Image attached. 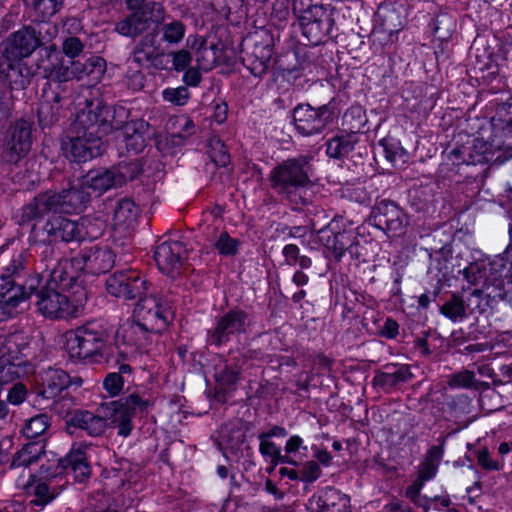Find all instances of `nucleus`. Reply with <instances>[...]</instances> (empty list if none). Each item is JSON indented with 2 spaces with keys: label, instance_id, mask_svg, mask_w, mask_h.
Returning <instances> with one entry per match:
<instances>
[{
  "label": "nucleus",
  "instance_id": "1",
  "mask_svg": "<svg viewBox=\"0 0 512 512\" xmlns=\"http://www.w3.org/2000/svg\"><path fill=\"white\" fill-rule=\"evenodd\" d=\"M46 455L40 443H29L18 450L12 459L10 469L16 476L15 485L31 497L28 505L31 508L38 507L42 510L54 498H56L64 485H57L54 479L60 477L70 468L74 478L82 482L90 475V465L87 461L86 446L73 445L65 458L44 464Z\"/></svg>",
  "mask_w": 512,
  "mask_h": 512
},
{
  "label": "nucleus",
  "instance_id": "2",
  "mask_svg": "<svg viewBox=\"0 0 512 512\" xmlns=\"http://www.w3.org/2000/svg\"><path fill=\"white\" fill-rule=\"evenodd\" d=\"M89 193L75 185L61 192L46 191L38 194L22 209L26 221L38 220L32 227L28 241L42 251L40 256L47 260L54 254L53 244L84 238L86 219L81 222L70 220L60 214L79 213L83 210Z\"/></svg>",
  "mask_w": 512,
  "mask_h": 512
},
{
  "label": "nucleus",
  "instance_id": "3",
  "mask_svg": "<svg viewBox=\"0 0 512 512\" xmlns=\"http://www.w3.org/2000/svg\"><path fill=\"white\" fill-rule=\"evenodd\" d=\"M76 118L73 124L76 137L67 138L62 143L66 157L76 162H86L101 154V137L110 132L111 127H119L129 117L123 106L107 107L102 100L84 95L74 101Z\"/></svg>",
  "mask_w": 512,
  "mask_h": 512
},
{
  "label": "nucleus",
  "instance_id": "4",
  "mask_svg": "<svg viewBox=\"0 0 512 512\" xmlns=\"http://www.w3.org/2000/svg\"><path fill=\"white\" fill-rule=\"evenodd\" d=\"M40 46V39L31 27H24L1 43L0 90L20 84L23 78L22 59L29 57Z\"/></svg>",
  "mask_w": 512,
  "mask_h": 512
},
{
  "label": "nucleus",
  "instance_id": "5",
  "mask_svg": "<svg viewBox=\"0 0 512 512\" xmlns=\"http://www.w3.org/2000/svg\"><path fill=\"white\" fill-rule=\"evenodd\" d=\"M311 160L309 156L300 155L278 164L270 172L271 187L290 202L304 204L300 193L311 182Z\"/></svg>",
  "mask_w": 512,
  "mask_h": 512
},
{
  "label": "nucleus",
  "instance_id": "6",
  "mask_svg": "<svg viewBox=\"0 0 512 512\" xmlns=\"http://www.w3.org/2000/svg\"><path fill=\"white\" fill-rule=\"evenodd\" d=\"M27 252L21 250L12 256L10 263L3 267L0 278V321L13 316L17 306L30 294L36 291L40 278L38 275L30 277L25 286L10 281L12 276H18L25 268Z\"/></svg>",
  "mask_w": 512,
  "mask_h": 512
},
{
  "label": "nucleus",
  "instance_id": "7",
  "mask_svg": "<svg viewBox=\"0 0 512 512\" xmlns=\"http://www.w3.org/2000/svg\"><path fill=\"white\" fill-rule=\"evenodd\" d=\"M38 311L50 319H66L76 316L87 300L84 286H76L75 291H64L56 285L46 283L36 292Z\"/></svg>",
  "mask_w": 512,
  "mask_h": 512
},
{
  "label": "nucleus",
  "instance_id": "8",
  "mask_svg": "<svg viewBox=\"0 0 512 512\" xmlns=\"http://www.w3.org/2000/svg\"><path fill=\"white\" fill-rule=\"evenodd\" d=\"M66 349L73 359L110 362L112 357V347L107 345V333L94 324H87L68 333Z\"/></svg>",
  "mask_w": 512,
  "mask_h": 512
},
{
  "label": "nucleus",
  "instance_id": "9",
  "mask_svg": "<svg viewBox=\"0 0 512 512\" xmlns=\"http://www.w3.org/2000/svg\"><path fill=\"white\" fill-rule=\"evenodd\" d=\"M134 318L146 326L150 333H159L165 330L171 319L170 305L156 295H141L133 311Z\"/></svg>",
  "mask_w": 512,
  "mask_h": 512
},
{
  "label": "nucleus",
  "instance_id": "10",
  "mask_svg": "<svg viewBox=\"0 0 512 512\" xmlns=\"http://www.w3.org/2000/svg\"><path fill=\"white\" fill-rule=\"evenodd\" d=\"M151 401L137 393L107 403L105 415L110 418L111 423L118 427V434L124 437L130 435L133 424L132 419L137 411H147Z\"/></svg>",
  "mask_w": 512,
  "mask_h": 512
},
{
  "label": "nucleus",
  "instance_id": "11",
  "mask_svg": "<svg viewBox=\"0 0 512 512\" xmlns=\"http://www.w3.org/2000/svg\"><path fill=\"white\" fill-rule=\"evenodd\" d=\"M294 13L298 16L303 36L312 45L320 44L330 34L334 24L330 7L314 5Z\"/></svg>",
  "mask_w": 512,
  "mask_h": 512
},
{
  "label": "nucleus",
  "instance_id": "12",
  "mask_svg": "<svg viewBox=\"0 0 512 512\" xmlns=\"http://www.w3.org/2000/svg\"><path fill=\"white\" fill-rule=\"evenodd\" d=\"M250 319L242 310H231L222 315L214 328L207 332V343L211 346L221 347L241 334L247 332Z\"/></svg>",
  "mask_w": 512,
  "mask_h": 512
},
{
  "label": "nucleus",
  "instance_id": "13",
  "mask_svg": "<svg viewBox=\"0 0 512 512\" xmlns=\"http://www.w3.org/2000/svg\"><path fill=\"white\" fill-rule=\"evenodd\" d=\"M106 290L116 298L131 300L144 295L147 291V280L137 270H120L107 278Z\"/></svg>",
  "mask_w": 512,
  "mask_h": 512
},
{
  "label": "nucleus",
  "instance_id": "14",
  "mask_svg": "<svg viewBox=\"0 0 512 512\" xmlns=\"http://www.w3.org/2000/svg\"><path fill=\"white\" fill-rule=\"evenodd\" d=\"M46 60L38 65L44 78L55 83H65L79 77L80 61H65L56 46L44 48Z\"/></svg>",
  "mask_w": 512,
  "mask_h": 512
},
{
  "label": "nucleus",
  "instance_id": "15",
  "mask_svg": "<svg viewBox=\"0 0 512 512\" xmlns=\"http://www.w3.org/2000/svg\"><path fill=\"white\" fill-rule=\"evenodd\" d=\"M155 333H150L140 321H126L116 332V347L122 357H128L137 351L145 349Z\"/></svg>",
  "mask_w": 512,
  "mask_h": 512
},
{
  "label": "nucleus",
  "instance_id": "16",
  "mask_svg": "<svg viewBox=\"0 0 512 512\" xmlns=\"http://www.w3.org/2000/svg\"><path fill=\"white\" fill-rule=\"evenodd\" d=\"M332 119V112L326 105L314 108L308 104H300L293 110L295 129L303 136L321 133Z\"/></svg>",
  "mask_w": 512,
  "mask_h": 512
},
{
  "label": "nucleus",
  "instance_id": "17",
  "mask_svg": "<svg viewBox=\"0 0 512 512\" xmlns=\"http://www.w3.org/2000/svg\"><path fill=\"white\" fill-rule=\"evenodd\" d=\"M505 295V282L502 278H487L480 289H474L464 299L467 313H482L494 303L504 299Z\"/></svg>",
  "mask_w": 512,
  "mask_h": 512
},
{
  "label": "nucleus",
  "instance_id": "18",
  "mask_svg": "<svg viewBox=\"0 0 512 512\" xmlns=\"http://www.w3.org/2000/svg\"><path fill=\"white\" fill-rule=\"evenodd\" d=\"M188 257V249L181 241H164L157 245L154 258L159 270L176 277L181 272Z\"/></svg>",
  "mask_w": 512,
  "mask_h": 512
},
{
  "label": "nucleus",
  "instance_id": "19",
  "mask_svg": "<svg viewBox=\"0 0 512 512\" xmlns=\"http://www.w3.org/2000/svg\"><path fill=\"white\" fill-rule=\"evenodd\" d=\"M31 145V126L27 121L19 120L7 130L3 156L8 162H18L28 154Z\"/></svg>",
  "mask_w": 512,
  "mask_h": 512
},
{
  "label": "nucleus",
  "instance_id": "20",
  "mask_svg": "<svg viewBox=\"0 0 512 512\" xmlns=\"http://www.w3.org/2000/svg\"><path fill=\"white\" fill-rule=\"evenodd\" d=\"M114 262V254L107 247L85 248L76 255V263L82 266V272L86 271L91 274L107 272L113 267Z\"/></svg>",
  "mask_w": 512,
  "mask_h": 512
},
{
  "label": "nucleus",
  "instance_id": "21",
  "mask_svg": "<svg viewBox=\"0 0 512 512\" xmlns=\"http://www.w3.org/2000/svg\"><path fill=\"white\" fill-rule=\"evenodd\" d=\"M81 273L82 266L77 265L76 256L71 259H61L50 272L47 282L67 292L75 291L76 286H83L79 281Z\"/></svg>",
  "mask_w": 512,
  "mask_h": 512
},
{
  "label": "nucleus",
  "instance_id": "22",
  "mask_svg": "<svg viewBox=\"0 0 512 512\" xmlns=\"http://www.w3.org/2000/svg\"><path fill=\"white\" fill-rule=\"evenodd\" d=\"M108 427L106 417L96 415L88 410H76L67 420V429L72 434L80 429L89 436L97 437L105 433Z\"/></svg>",
  "mask_w": 512,
  "mask_h": 512
},
{
  "label": "nucleus",
  "instance_id": "23",
  "mask_svg": "<svg viewBox=\"0 0 512 512\" xmlns=\"http://www.w3.org/2000/svg\"><path fill=\"white\" fill-rule=\"evenodd\" d=\"M128 117L119 127H111L112 130H122L123 140L129 152L138 154L144 150L147 144L149 124L143 119L127 121Z\"/></svg>",
  "mask_w": 512,
  "mask_h": 512
},
{
  "label": "nucleus",
  "instance_id": "24",
  "mask_svg": "<svg viewBox=\"0 0 512 512\" xmlns=\"http://www.w3.org/2000/svg\"><path fill=\"white\" fill-rule=\"evenodd\" d=\"M374 220L378 226L392 232L401 231L407 224L403 210L388 200H382L377 204L374 209Z\"/></svg>",
  "mask_w": 512,
  "mask_h": 512
},
{
  "label": "nucleus",
  "instance_id": "25",
  "mask_svg": "<svg viewBox=\"0 0 512 512\" xmlns=\"http://www.w3.org/2000/svg\"><path fill=\"white\" fill-rule=\"evenodd\" d=\"M29 354L28 337L22 332L10 334L0 342V357L11 359L13 362H19L20 366L28 370L30 366L28 364Z\"/></svg>",
  "mask_w": 512,
  "mask_h": 512
},
{
  "label": "nucleus",
  "instance_id": "26",
  "mask_svg": "<svg viewBox=\"0 0 512 512\" xmlns=\"http://www.w3.org/2000/svg\"><path fill=\"white\" fill-rule=\"evenodd\" d=\"M310 508L315 512H350L349 497L334 488H327L311 498Z\"/></svg>",
  "mask_w": 512,
  "mask_h": 512
},
{
  "label": "nucleus",
  "instance_id": "27",
  "mask_svg": "<svg viewBox=\"0 0 512 512\" xmlns=\"http://www.w3.org/2000/svg\"><path fill=\"white\" fill-rule=\"evenodd\" d=\"M70 385V376L60 368H49L42 372L38 394L45 399H54Z\"/></svg>",
  "mask_w": 512,
  "mask_h": 512
},
{
  "label": "nucleus",
  "instance_id": "28",
  "mask_svg": "<svg viewBox=\"0 0 512 512\" xmlns=\"http://www.w3.org/2000/svg\"><path fill=\"white\" fill-rule=\"evenodd\" d=\"M187 45L194 51L195 59L200 69L208 71L213 68L217 60L216 46H208L207 41L197 35H190L187 38Z\"/></svg>",
  "mask_w": 512,
  "mask_h": 512
},
{
  "label": "nucleus",
  "instance_id": "29",
  "mask_svg": "<svg viewBox=\"0 0 512 512\" xmlns=\"http://www.w3.org/2000/svg\"><path fill=\"white\" fill-rule=\"evenodd\" d=\"M139 216V207L131 199L118 201L114 213V226L123 230L133 228Z\"/></svg>",
  "mask_w": 512,
  "mask_h": 512
},
{
  "label": "nucleus",
  "instance_id": "30",
  "mask_svg": "<svg viewBox=\"0 0 512 512\" xmlns=\"http://www.w3.org/2000/svg\"><path fill=\"white\" fill-rule=\"evenodd\" d=\"M82 185L99 195L108 189L118 187L111 169H100L88 172L83 179Z\"/></svg>",
  "mask_w": 512,
  "mask_h": 512
},
{
  "label": "nucleus",
  "instance_id": "31",
  "mask_svg": "<svg viewBox=\"0 0 512 512\" xmlns=\"http://www.w3.org/2000/svg\"><path fill=\"white\" fill-rule=\"evenodd\" d=\"M497 114L498 119L493 118V126L496 133L501 130V135L505 137V141L503 143L497 142L495 146L498 149L503 147L512 149V103L503 104L499 107Z\"/></svg>",
  "mask_w": 512,
  "mask_h": 512
},
{
  "label": "nucleus",
  "instance_id": "32",
  "mask_svg": "<svg viewBox=\"0 0 512 512\" xmlns=\"http://www.w3.org/2000/svg\"><path fill=\"white\" fill-rule=\"evenodd\" d=\"M148 18L143 11H134L116 24L115 30L126 37H135L147 28Z\"/></svg>",
  "mask_w": 512,
  "mask_h": 512
},
{
  "label": "nucleus",
  "instance_id": "33",
  "mask_svg": "<svg viewBox=\"0 0 512 512\" xmlns=\"http://www.w3.org/2000/svg\"><path fill=\"white\" fill-rule=\"evenodd\" d=\"M493 262L490 264V274L487 275V264L484 261H477L470 263L467 267L462 270L463 277L468 283L477 285L483 280V283L487 278L499 277L501 268L497 267L495 271L492 268Z\"/></svg>",
  "mask_w": 512,
  "mask_h": 512
},
{
  "label": "nucleus",
  "instance_id": "34",
  "mask_svg": "<svg viewBox=\"0 0 512 512\" xmlns=\"http://www.w3.org/2000/svg\"><path fill=\"white\" fill-rule=\"evenodd\" d=\"M111 170L115 176L118 186L135 179L142 172V165L138 159L123 160Z\"/></svg>",
  "mask_w": 512,
  "mask_h": 512
},
{
  "label": "nucleus",
  "instance_id": "35",
  "mask_svg": "<svg viewBox=\"0 0 512 512\" xmlns=\"http://www.w3.org/2000/svg\"><path fill=\"white\" fill-rule=\"evenodd\" d=\"M410 378V372L407 367L404 366H392L387 367L386 371L378 373L374 377V382L377 385L383 387H393L400 382H406Z\"/></svg>",
  "mask_w": 512,
  "mask_h": 512
},
{
  "label": "nucleus",
  "instance_id": "36",
  "mask_svg": "<svg viewBox=\"0 0 512 512\" xmlns=\"http://www.w3.org/2000/svg\"><path fill=\"white\" fill-rule=\"evenodd\" d=\"M441 313L452 322H461L468 313L464 298L453 294L442 306Z\"/></svg>",
  "mask_w": 512,
  "mask_h": 512
},
{
  "label": "nucleus",
  "instance_id": "37",
  "mask_svg": "<svg viewBox=\"0 0 512 512\" xmlns=\"http://www.w3.org/2000/svg\"><path fill=\"white\" fill-rule=\"evenodd\" d=\"M356 140L354 135H341L332 138L328 144L326 153L332 158H341L347 156L355 146Z\"/></svg>",
  "mask_w": 512,
  "mask_h": 512
},
{
  "label": "nucleus",
  "instance_id": "38",
  "mask_svg": "<svg viewBox=\"0 0 512 512\" xmlns=\"http://www.w3.org/2000/svg\"><path fill=\"white\" fill-rule=\"evenodd\" d=\"M80 66L78 80L88 76L92 81L98 82L106 71V61L99 56H92L85 62H80Z\"/></svg>",
  "mask_w": 512,
  "mask_h": 512
},
{
  "label": "nucleus",
  "instance_id": "39",
  "mask_svg": "<svg viewBox=\"0 0 512 512\" xmlns=\"http://www.w3.org/2000/svg\"><path fill=\"white\" fill-rule=\"evenodd\" d=\"M28 372L29 370L20 366L19 362H13L11 359L0 357V387L13 382Z\"/></svg>",
  "mask_w": 512,
  "mask_h": 512
},
{
  "label": "nucleus",
  "instance_id": "40",
  "mask_svg": "<svg viewBox=\"0 0 512 512\" xmlns=\"http://www.w3.org/2000/svg\"><path fill=\"white\" fill-rule=\"evenodd\" d=\"M319 241L332 254L338 258L339 247V222L332 221L327 227L319 231Z\"/></svg>",
  "mask_w": 512,
  "mask_h": 512
},
{
  "label": "nucleus",
  "instance_id": "41",
  "mask_svg": "<svg viewBox=\"0 0 512 512\" xmlns=\"http://www.w3.org/2000/svg\"><path fill=\"white\" fill-rule=\"evenodd\" d=\"M162 40L168 44L174 45L180 43L186 33V26L180 20H171L163 23L160 28Z\"/></svg>",
  "mask_w": 512,
  "mask_h": 512
},
{
  "label": "nucleus",
  "instance_id": "42",
  "mask_svg": "<svg viewBox=\"0 0 512 512\" xmlns=\"http://www.w3.org/2000/svg\"><path fill=\"white\" fill-rule=\"evenodd\" d=\"M284 257L283 264L288 266L298 265L301 269H308L312 265V260L306 255L300 254V249L295 244H287L282 249Z\"/></svg>",
  "mask_w": 512,
  "mask_h": 512
},
{
  "label": "nucleus",
  "instance_id": "43",
  "mask_svg": "<svg viewBox=\"0 0 512 512\" xmlns=\"http://www.w3.org/2000/svg\"><path fill=\"white\" fill-rule=\"evenodd\" d=\"M383 147L385 158L395 167L404 164L407 161V153L400 146L399 142L383 139L380 141Z\"/></svg>",
  "mask_w": 512,
  "mask_h": 512
},
{
  "label": "nucleus",
  "instance_id": "44",
  "mask_svg": "<svg viewBox=\"0 0 512 512\" xmlns=\"http://www.w3.org/2000/svg\"><path fill=\"white\" fill-rule=\"evenodd\" d=\"M241 243L227 232H221L214 242V247L222 256L231 257L238 253Z\"/></svg>",
  "mask_w": 512,
  "mask_h": 512
},
{
  "label": "nucleus",
  "instance_id": "45",
  "mask_svg": "<svg viewBox=\"0 0 512 512\" xmlns=\"http://www.w3.org/2000/svg\"><path fill=\"white\" fill-rule=\"evenodd\" d=\"M497 267L501 268L499 277L504 280L505 286L512 285V244L508 245L503 254L493 261L492 268L496 271Z\"/></svg>",
  "mask_w": 512,
  "mask_h": 512
},
{
  "label": "nucleus",
  "instance_id": "46",
  "mask_svg": "<svg viewBox=\"0 0 512 512\" xmlns=\"http://www.w3.org/2000/svg\"><path fill=\"white\" fill-rule=\"evenodd\" d=\"M49 426V417L46 414H38L26 422L23 427V434L27 438H37L41 436Z\"/></svg>",
  "mask_w": 512,
  "mask_h": 512
},
{
  "label": "nucleus",
  "instance_id": "47",
  "mask_svg": "<svg viewBox=\"0 0 512 512\" xmlns=\"http://www.w3.org/2000/svg\"><path fill=\"white\" fill-rule=\"evenodd\" d=\"M239 378V371H234L229 368L224 369L216 377L217 391L223 394L229 393L236 388Z\"/></svg>",
  "mask_w": 512,
  "mask_h": 512
},
{
  "label": "nucleus",
  "instance_id": "48",
  "mask_svg": "<svg viewBox=\"0 0 512 512\" xmlns=\"http://www.w3.org/2000/svg\"><path fill=\"white\" fill-rule=\"evenodd\" d=\"M64 0H34L32 1L36 12L43 18L54 16L63 6Z\"/></svg>",
  "mask_w": 512,
  "mask_h": 512
},
{
  "label": "nucleus",
  "instance_id": "49",
  "mask_svg": "<svg viewBox=\"0 0 512 512\" xmlns=\"http://www.w3.org/2000/svg\"><path fill=\"white\" fill-rule=\"evenodd\" d=\"M155 54L156 49L153 45V39L145 37L135 49L134 60L139 64H143L151 61Z\"/></svg>",
  "mask_w": 512,
  "mask_h": 512
},
{
  "label": "nucleus",
  "instance_id": "50",
  "mask_svg": "<svg viewBox=\"0 0 512 512\" xmlns=\"http://www.w3.org/2000/svg\"><path fill=\"white\" fill-rule=\"evenodd\" d=\"M175 131L173 132L174 138L185 140L195 133V124L187 116H180L175 119L173 123Z\"/></svg>",
  "mask_w": 512,
  "mask_h": 512
},
{
  "label": "nucleus",
  "instance_id": "51",
  "mask_svg": "<svg viewBox=\"0 0 512 512\" xmlns=\"http://www.w3.org/2000/svg\"><path fill=\"white\" fill-rule=\"evenodd\" d=\"M163 99L174 105L183 106L188 102L190 97L189 91L184 86L177 88H166L162 92Z\"/></svg>",
  "mask_w": 512,
  "mask_h": 512
},
{
  "label": "nucleus",
  "instance_id": "52",
  "mask_svg": "<svg viewBox=\"0 0 512 512\" xmlns=\"http://www.w3.org/2000/svg\"><path fill=\"white\" fill-rule=\"evenodd\" d=\"M260 445L259 451L267 460H269L273 465H276L280 458V449L279 447L270 439H267L261 435L258 436Z\"/></svg>",
  "mask_w": 512,
  "mask_h": 512
},
{
  "label": "nucleus",
  "instance_id": "53",
  "mask_svg": "<svg viewBox=\"0 0 512 512\" xmlns=\"http://www.w3.org/2000/svg\"><path fill=\"white\" fill-rule=\"evenodd\" d=\"M339 247H338V259H340L345 251L351 249L357 243V234L353 228L339 229Z\"/></svg>",
  "mask_w": 512,
  "mask_h": 512
},
{
  "label": "nucleus",
  "instance_id": "54",
  "mask_svg": "<svg viewBox=\"0 0 512 512\" xmlns=\"http://www.w3.org/2000/svg\"><path fill=\"white\" fill-rule=\"evenodd\" d=\"M322 474L320 465L315 461H307L302 465L300 480L305 483H313Z\"/></svg>",
  "mask_w": 512,
  "mask_h": 512
},
{
  "label": "nucleus",
  "instance_id": "55",
  "mask_svg": "<svg viewBox=\"0 0 512 512\" xmlns=\"http://www.w3.org/2000/svg\"><path fill=\"white\" fill-rule=\"evenodd\" d=\"M103 386L111 396H117L123 389L124 381L119 373H110L106 376Z\"/></svg>",
  "mask_w": 512,
  "mask_h": 512
},
{
  "label": "nucleus",
  "instance_id": "56",
  "mask_svg": "<svg viewBox=\"0 0 512 512\" xmlns=\"http://www.w3.org/2000/svg\"><path fill=\"white\" fill-rule=\"evenodd\" d=\"M83 49L84 45L82 41L76 37H68L62 44L63 53L71 59L78 57Z\"/></svg>",
  "mask_w": 512,
  "mask_h": 512
},
{
  "label": "nucleus",
  "instance_id": "57",
  "mask_svg": "<svg viewBox=\"0 0 512 512\" xmlns=\"http://www.w3.org/2000/svg\"><path fill=\"white\" fill-rule=\"evenodd\" d=\"M58 108L54 110V107L46 102H43L38 111L39 122L43 126H48L58 120Z\"/></svg>",
  "mask_w": 512,
  "mask_h": 512
},
{
  "label": "nucleus",
  "instance_id": "58",
  "mask_svg": "<svg viewBox=\"0 0 512 512\" xmlns=\"http://www.w3.org/2000/svg\"><path fill=\"white\" fill-rule=\"evenodd\" d=\"M171 57L172 66L176 71H184L192 61L190 52L184 49L171 53Z\"/></svg>",
  "mask_w": 512,
  "mask_h": 512
},
{
  "label": "nucleus",
  "instance_id": "59",
  "mask_svg": "<svg viewBox=\"0 0 512 512\" xmlns=\"http://www.w3.org/2000/svg\"><path fill=\"white\" fill-rule=\"evenodd\" d=\"M475 375L471 371H462L452 377L450 380V386L470 388L474 385Z\"/></svg>",
  "mask_w": 512,
  "mask_h": 512
},
{
  "label": "nucleus",
  "instance_id": "60",
  "mask_svg": "<svg viewBox=\"0 0 512 512\" xmlns=\"http://www.w3.org/2000/svg\"><path fill=\"white\" fill-rule=\"evenodd\" d=\"M142 11L146 16L149 14L150 18L156 23L163 21L165 17L164 7L162 4L155 1H148Z\"/></svg>",
  "mask_w": 512,
  "mask_h": 512
},
{
  "label": "nucleus",
  "instance_id": "61",
  "mask_svg": "<svg viewBox=\"0 0 512 512\" xmlns=\"http://www.w3.org/2000/svg\"><path fill=\"white\" fill-rule=\"evenodd\" d=\"M260 53L261 55L257 60L258 63L251 68L252 73L256 76H260L266 71L272 50L268 46H265L261 48Z\"/></svg>",
  "mask_w": 512,
  "mask_h": 512
},
{
  "label": "nucleus",
  "instance_id": "62",
  "mask_svg": "<svg viewBox=\"0 0 512 512\" xmlns=\"http://www.w3.org/2000/svg\"><path fill=\"white\" fill-rule=\"evenodd\" d=\"M477 461L478 464L484 468L485 470H500V464L493 460L489 451L487 449H480L477 452Z\"/></svg>",
  "mask_w": 512,
  "mask_h": 512
},
{
  "label": "nucleus",
  "instance_id": "63",
  "mask_svg": "<svg viewBox=\"0 0 512 512\" xmlns=\"http://www.w3.org/2000/svg\"><path fill=\"white\" fill-rule=\"evenodd\" d=\"M27 395V389L22 383L15 384L9 391L7 400L10 404L19 405L21 404Z\"/></svg>",
  "mask_w": 512,
  "mask_h": 512
},
{
  "label": "nucleus",
  "instance_id": "64",
  "mask_svg": "<svg viewBox=\"0 0 512 512\" xmlns=\"http://www.w3.org/2000/svg\"><path fill=\"white\" fill-rule=\"evenodd\" d=\"M438 472V467L435 464H430L423 461L419 466L418 478L422 482H427L433 479Z\"/></svg>",
  "mask_w": 512,
  "mask_h": 512
}]
</instances>
